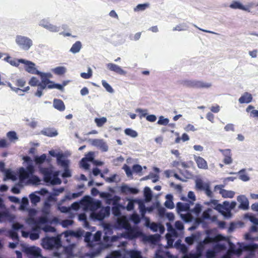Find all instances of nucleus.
<instances>
[{
  "label": "nucleus",
  "mask_w": 258,
  "mask_h": 258,
  "mask_svg": "<svg viewBox=\"0 0 258 258\" xmlns=\"http://www.w3.org/2000/svg\"><path fill=\"white\" fill-rule=\"evenodd\" d=\"M41 172L44 176V180L46 183H49L52 185L60 184L61 181L58 177L59 172H54L48 168H43L41 169Z\"/></svg>",
  "instance_id": "1"
},
{
  "label": "nucleus",
  "mask_w": 258,
  "mask_h": 258,
  "mask_svg": "<svg viewBox=\"0 0 258 258\" xmlns=\"http://www.w3.org/2000/svg\"><path fill=\"white\" fill-rule=\"evenodd\" d=\"M42 246L46 249H51L58 247L60 244V240L58 237H45L42 239Z\"/></svg>",
  "instance_id": "2"
},
{
  "label": "nucleus",
  "mask_w": 258,
  "mask_h": 258,
  "mask_svg": "<svg viewBox=\"0 0 258 258\" xmlns=\"http://www.w3.org/2000/svg\"><path fill=\"white\" fill-rule=\"evenodd\" d=\"M16 42L20 48L25 50H28L33 44L31 39L22 35L16 36Z\"/></svg>",
  "instance_id": "3"
},
{
  "label": "nucleus",
  "mask_w": 258,
  "mask_h": 258,
  "mask_svg": "<svg viewBox=\"0 0 258 258\" xmlns=\"http://www.w3.org/2000/svg\"><path fill=\"white\" fill-rule=\"evenodd\" d=\"M12 81L15 84L17 87H13L12 84L10 83H8V86L9 87H10L12 90L16 92H18L19 90H21L23 92H27L30 89L29 86L24 87L23 89H20V88L24 87L26 84V81L23 79H12Z\"/></svg>",
  "instance_id": "4"
},
{
  "label": "nucleus",
  "mask_w": 258,
  "mask_h": 258,
  "mask_svg": "<svg viewBox=\"0 0 258 258\" xmlns=\"http://www.w3.org/2000/svg\"><path fill=\"white\" fill-rule=\"evenodd\" d=\"M219 151L224 156L223 162L225 164L229 165L232 163L233 159L232 158V153L230 149H219Z\"/></svg>",
  "instance_id": "5"
},
{
  "label": "nucleus",
  "mask_w": 258,
  "mask_h": 258,
  "mask_svg": "<svg viewBox=\"0 0 258 258\" xmlns=\"http://www.w3.org/2000/svg\"><path fill=\"white\" fill-rule=\"evenodd\" d=\"M23 63L25 64V69L27 72L35 75L41 74V72L38 71L35 67L34 63L30 61L25 60V62Z\"/></svg>",
  "instance_id": "6"
},
{
  "label": "nucleus",
  "mask_w": 258,
  "mask_h": 258,
  "mask_svg": "<svg viewBox=\"0 0 258 258\" xmlns=\"http://www.w3.org/2000/svg\"><path fill=\"white\" fill-rule=\"evenodd\" d=\"M237 201L240 203L239 208L247 210L249 207V202L245 196L240 195L237 197Z\"/></svg>",
  "instance_id": "7"
},
{
  "label": "nucleus",
  "mask_w": 258,
  "mask_h": 258,
  "mask_svg": "<svg viewBox=\"0 0 258 258\" xmlns=\"http://www.w3.org/2000/svg\"><path fill=\"white\" fill-rule=\"evenodd\" d=\"M107 67L109 70L114 72L116 73L121 75H124L126 73L119 66L113 63H108L107 64Z\"/></svg>",
  "instance_id": "8"
},
{
  "label": "nucleus",
  "mask_w": 258,
  "mask_h": 258,
  "mask_svg": "<svg viewBox=\"0 0 258 258\" xmlns=\"http://www.w3.org/2000/svg\"><path fill=\"white\" fill-rule=\"evenodd\" d=\"M27 254L38 257L41 256V249L35 246L28 247L26 249Z\"/></svg>",
  "instance_id": "9"
},
{
  "label": "nucleus",
  "mask_w": 258,
  "mask_h": 258,
  "mask_svg": "<svg viewBox=\"0 0 258 258\" xmlns=\"http://www.w3.org/2000/svg\"><path fill=\"white\" fill-rule=\"evenodd\" d=\"M198 168L200 169H207L208 168L207 161L200 156H195L194 157Z\"/></svg>",
  "instance_id": "10"
},
{
  "label": "nucleus",
  "mask_w": 258,
  "mask_h": 258,
  "mask_svg": "<svg viewBox=\"0 0 258 258\" xmlns=\"http://www.w3.org/2000/svg\"><path fill=\"white\" fill-rule=\"evenodd\" d=\"M92 145L99 147L103 151H107L108 150V146L102 140L94 139L92 141Z\"/></svg>",
  "instance_id": "11"
},
{
  "label": "nucleus",
  "mask_w": 258,
  "mask_h": 258,
  "mask_svg": "<svg viewBox=\"0 0 258 258\" xmlns=\"http://www.w3.org/2000/svg\"><path fill=\"white\" fill-rule=\"evenodd\" d=\"M212 86L210 83L204 82L201 81L194 80V88L197 89L209 88Z\"/></svg>",
  "instance_id": "12"
},
{
  "label": "nucleus",
  "mask_w": 258,
  "mask_h": 258,
  "mask_svg": "<svg viewBox=\"0 0 258 258\" xmlns=\"http://www.w3.org/2000/svg\"><path fill=\"white\" fill-rule=\"evenodd\" d=\"M252 100V96L251 94L248 92H245L239 98V102L241 104L248 103L251 102Z\"/></svg>",
  "instance_id": "13"
},
{
  "label": "nucleus",
  "mask_w": 258,
  "mask_h": 258,
  "mask_svg": "<svg viewBox=\"0 0 258 258\" xmlns=\"http://www.w3.org/2000/svg\"><path fill=\"white\" fill-rule=\"evenodd\" d=\"M230 8L233 9H239L243 11L250 12V10L247 7L242 5L240 2L233 1L229 6Z\"/></svg>",
  "instance_id": "14"
},
{
  "label": "nucleus",
  "mask_w": 258,
  "mask_h": 258,
  "mask_svg": "<svg viewBox=\"0 0 258 258\" xmlns=\"http://www.w3.org/2000/svg\"><path fill=\"white\" fill-rule=\"evenodd\" d=\"M121 191L125 194H137L139 190L138 189L133 187H130L127 185H123L121 187Z\"/></svg>",
  "instance_id": "15"
},
{
  "label": "nucleus",
  "mask_w": 258,
  "mask_h": 258,
  "mask_svg": "<svg viewBox=\"0 0 258 258\" xmlns=\"http://www.w3.org/2000/svg\"><path fill=\"white\" fill-rule=\"evenodd\" d=\"M54 107L60 111H62L65 109V105L63 102L58 99H54L53 100Z\"/></svg>",
  "instance_id": "16"
},
{
  "label": "nucleus",
  "mask_w": 258,
  "mask_h": 258,
  "mask_svg": "<svg viewBox=\"0 0 258 258\" xmlns=\"http://www.w3.org/2000/svg\"><path fill=\"white\" fill-rule=\"evenodd\" d=\"M5 60H6L8 62H9L11 65L15 67H18L19 66L20 63H23L25 62V60L23 59H11V57L10 56H7Z\"/></svg>",
  "instance_id": "17"
},
{
  "label": "nucleus",
  "mask_w": 258,
  "mask_h": 258,
  "mask_svg": "<svg viewBox=\"0 0 258 258\" xmlns=\"http://www.w3.org/2000/svg\"><path fill=\"white\" fill-rule=\"evenodd\" d=\"M140 233V232H139L138 230L131 228L127 231V235L130 239H132L139 236Z\"/></svg>",
  "instance_id": "18"
},
{
  "label": "nucleus",
  "mask_w": 258,
  "mask_h": 258,
  "mask_svg": "<svg viewBox=\"0 0 258 258\" xmlns=\"http://www.w3.org/2000/svg\"><path fill=\"white\" fill-rule=\"evenodd\" d=\"M220 236V235H217L213 237H211L208 236L205 237V238L204 239L202 242L204 244H207L214 242H218L221 240Z\"/></svg>",
  "instance_id": "19"
},
{
  "label": "nucleus",
  "mask_w": 258,
  "mask_h": 258,
  "mask_svg": "<svg viewBox=\"0 0 258 258\" xmlns=\"http://www.w3.org/2000/svg\"><path fill=\"white\" fill-rule=\"evenodd\" d=\"M209 183L204 182L201 179H197L196 181V188L197 190L202 191Z\"/></svg>",
  "instance_id": "20"
},
{
  "label": "nucleus",
  "mask_w": 258,
  "mask_h": 258,
  "mask_svg": "<svg viewBox=\"0 0 258 258\" xmlns=\"http://www.w3.org/2000/svg\"><path fill=\"white\" fill-rule=\"evenodd\" d=\"M167 200L165 202L164 205L165 206L169 209H172L174 207V205L173 202L172 201L173 197L171 195H167L166 196Z\"/></svg>",
  "instance_id": "21"
},
{
  "label": "nucleus",
  "mask_w": 258,
  "mask_h": 258,
  "mask_svg": "<svg viewBox=\"0 0 258 258\" xmlns=\"http://www.w3.org/2000/svg\"><path fill=\"white\" fill-rule=\"evenodd\" d=\"M41 133L43 135L50 137H54L57 135V132L56 130L51 128H45L42 131Z\"/></svg>",
  "instance_id": "22"
},
{
  "label": "nucleus",
  "mask_w": 258,
  "mask_h": 258,
  "mask_svg": "<svg viewBox=\"0 0 258 258\" xmlns=\"http://www.w3.org/2000/svg\"><path fill=\"white\" fill-rule=\"evenodd\" d=\"M82 48V43L80 41H76L70 49V51L73 53H76L80 51Z\"/></svg>",
  "instance_id": "23"
},
{
  "label": "nucleus",
  "mask_w": 258,
  "mask_h": 258,
  "mask_svg": "<svg viewBox=\"0 0 258 258\" xmlns=\"http://www.w3.org/2000/svg\"><path fill=\"white\" fill-rule=\"evenodd\" d=\"M204 244L201 242H200L197 246V251L196 253H194L198 257H200L202 256L203 250L204 249Z\"/></svg>",
  "instance_id": "24"
},
{
  "label": "nucleus",
  "mask_w": 258,
  "mask_h": 258,
  "mask_svg": "<svg viewBox=\"0 0 258 258\" xmlns=\"http://www.w3.org/2000/svg\"><path fill=\"white\" fill-rule=\"evenodd\" d=\"M221 195L224 198H232L234 197L235 192L231 190H227L225 189L222 190Z\"/></svg>",
  "instance_id": "25"
},
{
  "label": "nucleus",
  "mask_w": 258,
  "mask_h": 258,
  "mask_svg": "<svg viewBox=\"0 0 258 258\" xmlns=\"http://www.w3.org/2000/svg\"><path fill=\"white\" fill-rule=\"evenodd\" d=\"M29 174L28 172L23 167H21L19 170V177L21 180H24L28 178Z\"/></svg>",
  "instance_id": "26"
},
{
  "label": "nucleus",
  "mask_w": 258,
  "mask_h": 258,
  "mask_svg": "<svg viewBox=\"0 0 258 258\" xmlns=\"http://www.w3.org/2000/svg\"><path fill=\"white\" fill-rule=\"evenodd\" d=\"M63 157L64 156L62 154H60L58 155V157L56 158L57 164H59L61 166H63V167H67L68 166L67 161L62 159Z\"/></svg>",
  "instance_id": "27"
},
{
  "label": "nucleus",
  "mask_w": 258,
  "mask_h": 258,
  "mask_svg": "<svg viewBox=\"0 0 258 258\" xmlns=\"http://www.w3.org/2000/svg\"><path fill=\"white\" fill-rule=\"evenodd\" d=\"M149 7V4L147 3L139 4L135 8H134V10L135 12L143 11L146 10Z\"/></svg>",
  "instance_id": "28"
},
{
  "label": "nucleus",
  "mask_w": 258,
  "mask_h": 258,
  "mask_svg": "<svg viewBox=\"0 0 258 258\" xmlns=\"http://www.w3.org/2000/svg\"><path fill=\"white\" fill-rule=\"evenodd\" d=\"M38 75L41 76V79H42L41 83H42L43 84V85H47L48 86V85H50L49 84H52V82L50 81L47 78V76H46V74L41 72V74H38Z\"/></svg>",
  "instance_id": "29"
},
{
  "label": "nucleus",
  "mask_w": 258,
  "mask_h": 258,
  "mask_svg": "<svg viewBox=\"0 0 258 258\" xmlns=\"http://www.w3.org/2000/svg\"><path fill=\"white\" fill-rule=\"evenodd\" d=\"M176 207L178 211L182 212L187 211L189 208V206L187 204H184L181 202H178L177 204Z\"/></svg>",
  "instance_id": "30"
},
{
  "label": "nucleus",
  "mask_w": 258,
  "mask_h": 258,
  "mask_svg": "<svg viewBox=\"0 0 258 258\" xmlns=\"http://www.w3.org/2000/svg\"><path fill=\"white\" fill-rule=\"evenodd\" d=\"M120 200V198L117 196H114L112 199H107V203L110 204V201L112 202V205L114 206L120 205L119 202Z\"/></svg>",
  "instance_id": "31"
},
{
  "label": "nucleus",
  "mask_w": 258,
  "mask_h": 258,
  "mask_svg": "<svg viewBox=\"0 0 258 258\" xmlns=\"http://www.w3.org/2000/svg\"><path fill=\"white\" fill-rule=\"evenodd\" d=\"M144 196L147 201H150L152 197V192L150 188L148 187H146L144 188Z\"/></svg>",
  "instance_id": "32"
},
{
  "label": "nucleus",
  "mask_w": 258,
  "mask_h": 258,
  "mask_svg": "<svg viewBox=\"0 0 258 258\" xmlns=\"http://www.w3.org/2000/svg\"><path fill=\"white\" fill-rule=\"evenodd\" d=\"M122 207L121 205L114 206L112 208L113 214L115 216H119L121 214L120 208Z\"/></svg>",
  "instance_id": "33"
},
{
  "label": "nucleus",
  "mask_w": 258,
  "mask_h": 258,
  "mask_svg": "<svg viewBox=\"0 0 258 258\" xmlns=\"http://www.w3.org/2000/svg\"><path fill=\"white\" fill-rule=\"evenodd\" d=\"M183 86L188 88H194V80H183L180 82Z\"/></svg>",
  "instance_id": "34"
},
{
  "label": "nucleus",
  "mask_w": 258,
  "mask_h": 258,
  "mask_svg": "<svg viewBox=\"0 0 258 258\" xmlns=\"http://www.w3.org/2000/svg\"><path fill=\"white\" fill-rule=\"evenodd\" d=\"M46 159V155L45 154L41 155L40 156H37L35 158V161L37 164H41L43 163Z\"/></svg>",
  "instance_id": "35"
},
{
  "label": "nucleus",
  "mask_w": 258,
  "mask_h": 258,
  "mask_svg": "<svg viewBox=\"0 0 258 258\" xmlns=\"http://www.w3.org/2000/svg\"><path fill=\"white\" fill-rule=\"evenodd\" d=\"M107 121V119L106 117H102L101 118H96L95 119V122H96L97 125L98 127H101L103 126V125L106 123Z\"/></svg>",
  "instance_id": "36"
},
{
  "label": "nucleus",
  "mask_w": 258,
  "mask_h": 258,
  "mask_svg": "<svg viewBox=\"0 0 258 258\" xmlns=\"http://www.w3.org/2000/svg\"><path fill=\"white\" fill-rule=\"evenodd\" d=\"M124 133L126 135L133 138H136L138 136V133L136 131L130 128H126L124 130Z\"/></svg>",
  "instance_id": "37"
},
{
  "label": "nucleus",
  "mask_w": 258,
  "mask_h": 258,
  "mask_svg": "<svg viewBox=\"0 0 258 258\" xmlns=\"http://www.w3.org/2000/svg\"><path fill=\"white\" fill-rule=\"evenodd\" d=\"M101 207V202L98 200L91 203L90 208L92 210H97Z\"/></svg>",
  "instance_id": "38"
},
{
  "label": "nucleus",
  "mask_w": 258,
  "mask_h": 258,
  "mask_svg": "<svg viewBox=\"0 0 258 258\" xmlns=\"http://www.w3.org/2000/svg\"><path fill=\"white\" fill-rule=\"evenodd\" d=\"M102 85L104 87V88L106 89V90L110 93H112L113 92L114 90L113 88L111 87V86L106 82L105 80L102 81Z\"/></svg>",
  "instance_id": "39"
},
{
  "label": "nucleus",
  "mask_w": 258,
  "mask_h": 258,
  "mask_svg": "<svg viewBox=\"0 0 258 258\" xmlns=\"http://www.w3.org/2000/svg\"><path fill=\"white\" fill-rule=\"evenodd\" d=\"M54 73L58 75H62L66 72V69L63 67H58L54 69Z\"/></svg>",
  "instance_id": "40"
},
{
  "label": "nucleus",
  "mask_w": 258,
  "mask_h": 258,
  "mask_svg": "<svg viewBox=\"0 0 258 258\" xmlns=\"http://www.w3.org/2000/svg\"><path fill=\"white\" fill-rule=\"evenodd\" d=\"M105 215L104 214L102 210L101 209L98 212L94 214V217L98 220H102L105 217Z\"/></svg>",
  "instance_id": "41"
},
{
  "label": "nucleus",
  "mask_w": 258,
  "mask_h": 258,
  "mask_svg": "<svg viewBox=\"0 0 258 258\" xmlns=\"http://www.w3.org/2000/svg\"><path fill=\"white\" fill-rule=\"evenodd\" d=\"M30 200L32 203L36 204L40 201V198L37 195L32 194L30 195Z\"/></svg>",
  "instance_id": "42"
},
{
  "label": "nucleus",
  "mask_w": 258,
  "mask_h": 258,
  "mask_svg": "<svg viewBox=\"0 0 258 258\" xmlns=\"http://www.w3.org/2000/svg\"><path fill=\"white\" fill-rule=\"evenodd\" d=\"M81 196V192H80L73 193L72 194H70L65 196L64 199L71 200L72 199H76Z\"/></svg>",
  "instance_id": "43"
},
{
  "label": "nucleus",
  "mask_w": 258,
  "mask_h": 258,
  "mask_svg": "<svg viewBox=\"0 0 258 258\" xmlns=\"http://www.w3.org/2000/svg\"><path fill=\"white\" fill-rule=\"evenodd\" d=\"M203 191H205L206 195L208 197L211 198L213 197V194L212 190L210 189V185L209 183L205 187V188Z\"/></svg>",
  "instance_id": "44"
},
{
  "label": "nucleus",
  "mask_w": 258,
  "mask_h": 258,
  "mask_svg": "<svg viewBox=\"0 0 258 258\" xmlns=\"http://www.w3.org/2000/svg\"><path fill=\"white\" fill-rule=\"evenodd\" d=\"M131 258H142L141 252L137 250H132L130 252Z\"/></svg>",
  "instance_id": "45"
},
{
  "label": "nucleus",
  "mask_w": 258,
  "mask_h": 258,
  "mask_svg": "<svg viewBox=\"0 0 258 258\" xmlns=\"http://www.w3.org/2000/svg\"><path fill=\"white\" fill-rule=\"evenodd\" d=\"M115 239H116L115 237H112L111 239L110 240V238L109 236L105 235V236H104V237H103V241H104V242L106 243V246H108L110 245L109 243H108V242H113L115 240Z\"/></svg>",
  "instance_id": "46"
},
{
  "label": "nucleus",
  "mask_w": 258,
  "mask_h": 258,
  "mask_svg": "<svg viewBox=\"0 0 258 258\" xmlns=\"http://www.w3.org/2000/svg\"><path fill=\"white\" fill-rule=\"evenodd\" d=\"M239 178L244 181H248L249 179V177L244 173V170L239 171Z\"/></svg>",
  "instance_id": "47"
},
{
  "label": "nucleus",
  "mask_w": 258,
  "mask_h": 258,
  "mask_svg": "<svg viewBox=\"0 0 258 258\" xmlns=\"http://www.w3.org/2000/svg\"><path fill=\"white\" fill-rule=\"evenodd\" d=\"M92 76V71L90 68H89L88 72L86 73H82L81 74V77L84 79H88L90 78Z\"/></svg>",
  "instance_id": "48"
},
{
  "label": "nucleus",
  "mask_w": 258,
  "mask_h": 258,
  "mask_svg": "<svg viewBox=\"0 0 258 258\" xmlns=\"http://www.w3.org/2000/svg\"><path fill=\"white\" fill-rule=\"evenodd\" d=\"M121 253L119 251H113L109 256L106 258H120Z\"/></svg>",
  "instance_id": "49"
},
{
  "label": "nucleus",
  "mask_w": 258,
  "mask_h": 258,
  "mask_svg": "<svg viewBox=\"0 0 258 258\" xmlns=\"http://www.w3.org/2000/svg\"><path fill=\"white\" fill-rule=\"evenodd\" d=\"M169 122V119L168 118H164L163 116H161L159 117L157 123L160 125H167Z\"/></svg>",
  "instance_id": "50"
},
{
  "label": "nucleus",
  "mask_w": 258,
  "mask_h": 258,
  "mask_svg": "<svg viewBox=\"0 0 258 258\" xmlns=\"http://www.w3.org/2000/svg\"><path fill=\"white\" fill-rule=\"evenodd\" d=\"M122 169H124L126 175L128 177L132 176V174H133L132 171L131 169L130 168V167L128 166H127L126 164H124L123 165Z\"/></svg>",
  "instance_id": "51"
},
{
  "label": "nucleus",
  "mask_w": 258,
  "mask_h": 258,
  "mask_svg": "<svg viewBox=\"0 0 258 258\" xmlns=\"http://www.w3.org/2000/svg\"><path fill=\"white\" fill-rule=\"evenodd\" d=\"M135 201L134 200H129L128 204L126 206V209L127 211H131L134 209V204Z\"/></svg>",
  "instance_id": "52"
},
{
  "label": "nucleus",
  "mask_w": 258,
  "mask_h": 258,
  "mask_svg": "<svg viewBox=\"0 0 258 258\" xmlns=\"http://www.w3.org/2000/svg\"><path fill=\"white\" fill-rule=\"evenodd\" d=\"M82 166L85 169H88L89 168V164L88 163V160L86 158H83L81 161Z\"/></svg>",
  "instance_id": "53"
},
{
  "label": "nucleus",
  "mask_w": 258,
  "mask_h": 258,
  "mask_svg": "<svg viewBox=\"0 0 258 258\" xmlns=\"http://www.w3.org/2000/svg\"><path fill=\"white\" fill-rule=\"evenodd\" d=\"M210 203L211 204V206H214L215 208L217 210H219L222 207L221 204L218 203L217 200H212L211 201Z\"/></svg>",
  "instance_id": "54"
},
{
  "label": "nucleus",
  "mask_w": 258,
  "mask_h": 258,
  "mask_svg": "<svg viewBox=\"0 0 258 258\" xmlns=\"http://www.w3.org/2000/svg\"><path fill=\"white\" fill-rule=\"evenodd\" d=\"M216 256V252L214 250H208L206 253V258H214Z\"/></svg>",
  "instance_id": "55"
},
{
  "label": "nucleus",
  "mask_w": 258,
  "mask_h": 258,
  "mask_svg": "<svg viewBox=\"0 0 258 258\" xmlns=\"http://www.w3.org/2000/svg\"><path fill=\"white\" fill-rule=\"evenodd\" d=\"M29 84L31 86H36L39 84V81L36 78L33 77L29 81Z\"/></svg>",
  "instance_id": "56"
},
{
  "label": "nucleus",
  "mask_w": 258,
  "mask_h": 258,
  "mask_svg": "<svg viewBox=\"0 0 258 258\" xmlns=\"http://www.w3.org/2000/svg\"><path fill=\"white\" fill-rule=\"evenodd\" d=\"M48 88L52 89V88H56L58 90L62 91L63 89V87L60 84H53L52 85H48Z\"/></svg>",
  "instance_id": "57"
},
{
  "label": "nucleus",
  "mask_w": 258,
  "mask_h": 258,
  "mask_svg": "<svg viewBox=\"0 0 258 258\" xmlns=\"http://www.w3.org/2000/svg\"><path fill=\"white\" fill-rule=\"evenodd\" d=\"M224 205L230 209H233L235 207L236 203L235 202H232L231 203L228 202H224Z\"/></svg>",
  "instance_id": "58"
},
{
  "label": "nucleus",
  "mask_w": 258,
  "mask_h": 258,
  "mask_svg": "<svg viewBox=\"0 0 258 258\" xmlns=\"http://www.w3.org/2000/svg\"><path fill=\"white\" fill-rule=\"evenodd\" d=\"M43 230L44 231L46 232H53L55 231V229L54 227L50 226V225H46L43 228Z\"/></svg>",
  "instance_id": "59"
},
{
  "label": "nucleus",
  "mask_w": 258,
  "mask_h": 258,
  "mask_svg": "<svg viewBox=\"0 0 258 258\" xmlns=\"http://www.w3.org/2000/svg\"><path fill=\"white\" fill-rule=\"evenodd\" d=\"M7 136L11 140H16L18 139L16 133L14 131L8 132L7 134Z\"/></svg>",
  "instance_id": "60"
},
{
  "label": "nucleus",
  "mask_w": 258,
  "mask_h": 258,
  "mask_svg": "<svg viewBox=\"0 0 258 258\" xmlns=\"http://www.w3.org/2000/svg\"><path fill=\"white\" fill-rule=\"evenodd\" d=\"M102 233L100 231H97L93 236V240L95 241H99L101 239Z\"/></svg>",
  "instance_id": "61"
},
{
  "label": "nucleus",
  "mask_w": 258,
  "mask_h": 258,
  "mask_svg": "<svg viewBox=\"0 0 258 258\" xmlns=\"http://www.w3.org/2000/svg\"><path fill=\"white\" fill-rule=\"evenodd\" d=\"M29 237L32 240H36L39 237V232H31L30 233Z\"/></svg>",
  "instance_id": "62"
},
{
  "label": "nucleus",
  "mask_w": 258,
  "mask_h": 258,
  "mask_svg": "<svg viewBox=\"0 0 258 258\" xmlns=\"http://www.w3.org/2000/svg\"><path fill=\"white\" fill-rule=\"evenodd\" d=\"M47 29L49 30V31H50L51 32H58L59 30V27H58L55 25H53L52 24H50V25H48V27Z\"/></svg>",
  "instance_id": "63"
},
{
  "label": "nucleus",
  "mask_w": 258,
  "mask_h": 258,
  "mask_svg": "<svg viewBox=\"0 0 258 258\" xmlns=\"http://www.w3.org/2000/svg\"><path fill=\"white\" fill-rule=\"evenodd\" d=\"M131 219L135 224H138L140 222V218L137 214H133L131 217Z\"/></svg>",
  "instance_id": "64"
}]
</instances>
